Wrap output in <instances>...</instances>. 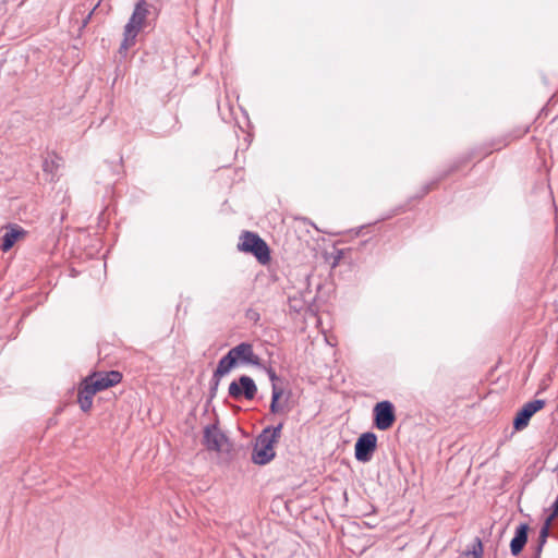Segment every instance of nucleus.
Returning <instances> with one entry per match:
<instances>
[{
  "label": "nucleus",
  "mask_w": 558,
  "mask_h": 558,
  "mask_svg": "<svg viewBox=\"0 0 558 558\" xmlns=\"http://www.w3.org/2000/svg\"><path fill=\"white\" fill-rule=\"evenodd\" d=\"M283 423L277 426H268L257 436L253 451L252 461L258 465L269 463L276 456L275 445L278 442Z\"/></svg>",
  "instance_id": "f257e3e1"
},
{
  "label": "nucleus",
  "mask_w": 558,
  "mask_h": 558,
  "mask_svg": "<svg viewBox=\"0 0 558 558\" xmlns=\"http://www.w3.org/2000/svg\"><path fill=\"white\" fill-rule=\"evenodd\" d=\"M148 13L147 2L145 0H138L129 22L124 26V37L120 46V51H126L135 44L136 36L144 27Z\"/></svg>",
  "instance_id": "f03ea898"
},
{
  "label": "nucleus",
  "mask_w": 558,
  "mask_h": 558,
  "mask_svg": "<svg viewBox=\"0 0 558 558\" xmlns=\"http://www.w3.org/2000/svg\"><path fill=\"white\" fill-rule=\"evenodd\" d=\"M238 250L254 255L262 265H267L271 259L267 243L257 233L251 231L242 233Z\"/></svg>",
  "instance_id": "7ed1b4c3"
},
{
  "label": "nucleus",
  "mask_w": 558,
  "mask_h": 558,
  "mask_svg": "<svg viewBox=\"0 0 558 558\" xmlns=\"http://www.w3.org/2000/svg\"><path fill=\"white\" fill-rule=\"evenodd\" d=\"M374 425L379 430L389 429L396 422V412L393 404L388 401L376 403L373 409Z\"/></svg>",
  "instance_id": "20e7f679"
},
{
  "label": "nucleus",
  "mask_w": 558,
  "mask_h": 558,
  "mask_svg": "<svg viewBox=\"0 0 558 558\" xmlns=\"http://www.w3.org/2000/svg\"><path fill=\"white\" fill-rule=\"evenodd\" d=\"M377 448V436L372 432L362 434L354 446V456L359 462H368Z\"/></svg>",
  "instance_id": "39448f33"
},
{
  "label": "nucleus",
  "mask_w": 558,
  "mask_h": 558,
  "mask_svg": "<svg viewBox=\"0 0 558 558\" xmlns=\"http://www.w3.org/2000/svg\"><path fill=\"white\" fill-rule=\"evenodd\" d=\"M257 392L255 381L246 375L239 377V380H233L228 388V393L231 398L239 400L244 397L247 400L254 399Z\"/></svg>",
  "instance_id": "423d86ee"
},
{
  "label": "nucleus",
  "mask_w": 558,
  "mask_h": 558,
  "mask_svg": "<svg viewBox=\"0 0 558 558\" xmlns=\"http://www.w3.org/2000/svg\"><path fill=\"white\" fill-rule=\"evenodd\" d=\"M546 404L545 400L535 399L526 402L515 414L513 418V428L515 430L524 429L531 420V417L542 410Z\"/></svg>",
  "instance_id": "0eeeda50"
},
{
  "label": "nucleus",
  "mask_w": 558,
  "mask_h": 558,
  "mask_svg": "<svg viewBox=\"0 0 558 558\" xmlns=\"http://www.w3.org/2000/svg\"><path fill=\"white\" fill-rule=\"evenodd\" d=\"M97 392L106 390L121 383L122 374L118 371L96 372L86 377Z\"/></svg>",
  "instance_id": "6e6552de"
},
{
  "label": "nucleus",
  "mask_w": 558,
  "mask_h": 558,
  "mask_svg": "<svg viewBox=\"0 0 558 558\" xmlns=\"http://www.w3.org/2000/svg\"><path fill=\"white\" fill-rule=\"evenodd\" d=\"M227 441V436L216 424L207 425L204 428V445L208 450L221 451Z\"/></svg>",
  "instance_id": "1a4fd4ad"
},
{
  "label": "nucleus",
  "mask_w": 558,
  "mask_h": 558,
  "mask_svg": "<svg viewBox=\"0 0 558 558\" xmlns=\"http://www.w3.org/2000/svg\"><path fill=\"white\" fill-rule=\"evenodd\" d=\"M231 355L234 357L235 364L238 362L244 364L259 365L260 359L253 351V347L248 342H241L229 350Z\"/></svg>",
  "instance_id": "9d476101"
},
{
  "label": "nucleus",
  "mask_w": 558,
  "mask_h": 558,
  "mask_svg": "<svg viewBox=\"0 0 558 558\" xmlns=\"http://www.w3.org/2000/svg\"><path fill=\"white\" fill-rule=\"evenodd\" d=\"M96 393L97 390L92 387V384L88 383L87 378H84L77 390V402L83 412H88L92 409L93 399Z\"/></svg>",
  "instance_id": "9b49d317"
},
{
  "label": "nucleus",
  "mask_w": 558,
  "mask_h": 558,
  "mask_svg": "<svg viewBox=\"0 0 558 558\" xmlns=\"http://www.w3.org/2000/svg\"><path fill=\"white\" fill-rule=\"evenodd\" d=\"M25 235L26 231L22 227L17 225H8L5 227V232L1 238V250L3 252H8L13 247V245L19 239H22Z\"/></svg>",
  "instance_id": "f8f14e48"
},
{
  "label": "nucleus",
  "mask_w": 558,
  "mask_h": 558,
  "mask_svg": "<svg viewBox=\"0 0 558 558\" xmlns=\"http://www.w3.org/2000/svg\"><path fill=\"white\" fill-rule=\"evenodd\" d=\"M527 534H529V525L526 523H521L517 526L514 536L510 542V551L512 556H519L526 542H527Z\"/></svg>",
  "instance_id": "ddd939ff"
},
{
  "label": "nucleus",
  "mask_w": 558,
  "mask_h": 558,
  "mask_svg": "<svg viewBox=\"0 0 558 558\" xmlns=\"http://www.w3.org/2000/svg\"><path fill=\"white\" fill-rule=\"evenodd\" d=\"M268 377L271 381V402H270V412L276 414L279 413L282 410V407L279 403V399L283 395V389L278 387L276 381L279 380V377L277 376L274 368L269 367L267 369Z\"/></svg>",
  "instance_id": "4468645a"
},
{
  "label": "nucleus",
  "mask_w": 558,
  "mask_h": 558,
  "mask_svg": "<svg viewBox=\"0 0 558 558\" xmlns=\"http://www.w3.org/2000/svg\"><path fill=\"white\" fill-rule=\"evenodd\" d=\"M234 357L231 355L230 352H228L226 355H223L217 365V368L214 372V377H222L227 375L234 366H235Z\"/></svg>",
  "instance_id": "2eb2a0df"
},
{
  "label": "nucleus",
  "mask_w": 558,
  "mask_h": 558,
  "mask_svg": "<svg viewBox=\"0 0 558 558\" xmlns=\"http://www.w3.org/2000/svg\"><path fill=\"white\" fill-rule=\"evenodd\" d=\"M59 168V163L53 158H45L43 161V171L50 175L49 181H53L56 177V171Z\"/></svg>",
  "instance_id": "dca6fc26"
},
{
  "label": "nucleus",
  "mask_w": 558,
  "mask_h": 558,
  "mask_svg": "<svg viewBox=\"0 0 558 558\" xmlns=\"http://www.w3.org/2000/svg\"><path fill=\"white\" fill-rule=\"evenodd\" d=\"M547 537H548V527L541 529L539 535H538L537 546L535 548L533 558H541V555H542V551H543V547L546 544Z\"/></svg>",
  "instance_id": "f3484780"
},
{
  "label": "nucleus",
  "mask_w": 558,
  "mask_h": 558,
  "mask_svg": "<svg viewBox=\"0 0 558 558\" xmlns=\"http://www.w3.org/2000/svg\"><path fill=\"white\" fill-rule=\"evenodd\" d=\"M558 517V495L556 500L554 501L551 506V514L545 520L544 525L542 529L548 527V531L550 530L551 520L554 518Z\"/></svg>",
  "instance_id": "a211bd4d"
},
{
  "label": "nucleus",
  "mask_w": 558,
  "mask_h": 558,
  "mask_svg": "<svg viewBox=\"0 0 558 558\" xmlns=\"http://www.w3.org/2000/svg\"><path fill=\"white\" fill-rule=\"evenodd\" d=\"M220 379H221L220 377H214V376L211 378L210 389H209V398H210V400L216 397Z\"/></svg>",
  "instance_id": "6ab92c4d"
},
{
  "label": "nucleus",
  "mask_w": 558,
  "mask_h": 558,
  "mask_svg": "<svg viewBox=\"0 0 558 558\" xmlns=\"http://www.w3.org/2000/svg\"><path fill=\"white\" fill-rule=\"evenodd\" d=\"M96 7L86 15V17L82 22V27H86V25L89 23V20L95 11Z\"/></svg>",
  "instance_id": "aec40b11"
}]
</instances>
